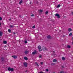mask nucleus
Masks as SVG:
<instances>
[{
	"mask_svg": "<svg viewBox=\"0 0 73 73\" xmlns=\"http://www.w3.org/2000/svg\"><path fill=\"white\" fill-rule=\"evenodd\" d=\"M35 64H36V65H38V64L36 62V63H35Z\"/></svg>",
	"mask_w": 73,
	"mask_h": 73,
	"instance_id": "nucleus-30",
	"label": "nucleus"
},
{
	"mask_svg": "<svg viewBox=\"0 0 73 73\" xmlns=\"http://www.w3.org/2000/svg\"><path fill=\"white\" fill-rule=\"evenodd\" d=\"M14 34H15V33H13Z\"/></svg>",
	"mask_w": 73,
	"mask_h": 73,
	"instance_id": "nucleus-35",
	"label": "nucleus"
},
{
	"mask_svg": "<svg viewBox=\"0 0 73 73\" xmlns=\"http://www.w3.org/2000/svg\"><path fill=\"white\" fill-rule=\"evenodd\" d=\"M22 3H23V1L22 0L19 3V4L20 5Z\"/></svg>",
	"mask_w": 73,
	"mask_h": 73,
	"instance_id": "nucleus-12",
	"label": "nucleus"
},
{
	"mask_svg": "<svg viewBox=\"0 0 73 73\" xmlns=\"http://www.w3.org/2000/svg\"><path fill=\"white\" fill-rule=\"evenodd\" d=\"M24 59H25V60H28V58H27L26 57H24Z\"/></svg>",
	"mask_w": 73,
	"mask_h": 73,
	"instance_id": "nucleus-13",
	"label": "nucleus"
},
{
	"mask_svg": "<svg viewBox=\"0 0 73 73\" xmlns=\"http://www.w3.org/2000/svg\"><path fill=\"white\" fill-rule=\"evenodd\" d=\"M62 60H65V58L64 57H62Z\"/></svg>",
	"mask_w": 73,
	"mask_h": 73,
	"instance_id": "nucleus-11",
	"label": "nucleus"
},
{
	"mask_svg": "<svg viewBox=\"0 0 73 73\" xmlns=\"http://www.w3.org/2000/svg\"><path fill=\"white\" fill-rule=\"evenodd\" d=\"M24 65L25 66H27V63L26 62L24 63Z\"/></svg>",
	"mask_w": 73,
	"mask_h": 73,
	"instance_id": "nucleus-6",
	"label": "nucleus"
},
{
	"mask_svg": "<svg viewBox=\"0 0 73 73\" xmlns=\"http://www.w3.org/2000/svg\"><path fill=\"white\" fill-rule=\"evenodd\" d=\"M2 20V18L0 17V20Z\"/></svg>",
	"mask_w": 73,
	"mask_h": 73,
	"instance_id": "nucleus-28",
	"label": "nucleus"
},
{
	"mask_svg": "<svg viewBox=\"0 0 73 73\" xmlns=\"http://www.w3.org/2000/svg\"><path fill=\"white\" fill-rule=\"evenodd\" d=\"M72 44H73V41L72 42Z\"/></svg>",
	"mask_w": 73,
	"mask_h": 73,
	"instance_id": "nucleus-37",
	"label": "nucleus"
},
{
	"mask_svg": "<svg viewBox=\"0 0 73 73\" xmlns=\"http://www.w3.org/2000/svg\"><path fill=\"white\" fill-rule=\"evenodd\" d=\"M11 20V19H9V20Z\"/></svg>",
	"mask_w": 73,
	"mask_h": 73,
	"instance_id": "nucleus-33",
	"label": "nucleus"
},
{
	"mask_svg": "<svg viewBox=\"0 0 73 73\" xmlns=\"http://www.w3.org/2000/svg\"><path fill=\"white\" fill-rule=\"evenodd\" d=\"M8 31L10 33H11V29H9L8 30Z\"/></svg>",
	"mask_w": 73,
	"mask_h": 73,
	"instance_id": "nucleus-17",
	"label": "nucleus"
},
{
	"mask_svg": "<svg viewBox=\"0 0 73 73\" xmlns=\"http://www.w3.org/2000/svg\"><path fill=\"white\" fill-rule=\"evenodd\" d=\"M1 25V23H0V25Z\"/></svg>",
	"mask_w": 73,
	"mask_h": 73,
	"instance_id": "nucleus-36",
	"label": "nucleus"
},
{
	"mask_svg": "<svg viewBox=\"0 0 73 73\" xmlns=\"http://www.w3.org/2000/svg\"><path fill=\"white\" fill-rule=\"evenodd\" d=\"M46 72H48V71H49V70L48 69H46Z\"/></svg>",
	"mask_w": 73,
	"mask_h": 73,
	"instance_id": "nucleus-24",
	"label": "nucleus"
},
{
	"mask_svg": "<svg viewBox=\"0 0 73 73\" xmlns=\"http://www.w3.org/2000/svg\"><path fill=\"white\" fill-rule=\"evenodd\" d=\"M41 58V55H40V56H39V58Z\"/></svg>",
	"mask_w": 73,
	"mask_h": 73,
	"instance_id": "nucleus-25",
	"label": "nucleus"
},
{
	"mask_svg": "<svg viewBox=\"0 0 73 73\" xmlns=\"http://www.w3.org/2000/svg\"><path fill=\"white\" fill-rule=\"evenodd\" d=\"M35 27H36L35 26H33V28H35Z\"/></svg>",
	"mask_w": 73,
	"mask_h": 73,
	"instance_id": "nucleus-23",
	"label": "nucleus"
},
{
	"mask_svg": "<svg viewBox=\"0 0 73 73\" xmlns=\"http://www.w3.org/2000/svg\"><path fill=\"white\" fill-rule=\"evenodd\" d=\"M72 29L70 28H69L68 29V32H71V31H72Z\"/></svg>",
	"mask_w": 73,
	"mask_h": 73,
	"instance_id": "nucleus-5",
	"label": "nucleus"
},
{
	"mask_svg": "<svg viewBox=\"0 0 73 73\" xmlns=\"http://www.w3.org/2000/svg\"><path fill=\"white\" fill-rule=\"evenodd\" d=\"M31 16L33 17V16H34V15H33V14H32L31 15Z\"/></svg>",
	"mask_w": 73,
	"mask_h": 73,
	"instance_id": "nucleus-31",
	"label": "nucleus"
},
{
	"mask_svg": "<svg viewBox=\"0 0 73 73\" xmlns=\"http://www.w3.org/2000/svg\"><path fill=\"white\" fill-rule=\"evenodd\" d=\"M3 35V33L1 32L0 31V36H1Z\"/></svg>",
	"mask_w": 73,
	"mask_h": 73,
	"instance_id": "nucleus-9",
	"label": "nucleus"
},
{
	"mask_svg": "<svg viewBox=\"0 0 73 73\" xmlns=\"http://www.w3.org/2000/svg\"><path fill=\"white\" fill-rule=\"evenodd\" d=\"M12 57H13L14 58H17V56H12Z\"/></svg>",
	"mask_w": 73,
	"mask_h": 73,
	"instance_id": "nucleus-7",
	"label": "nucleus"
},
{
	"mask_svg": "<svg viewBox=\"0 0 73 73\" xmlns=\"http://www.w3.org/2000/svg\"><path fill=\"white\" fill-rule=\"evenodd\" d=\"M28 52L27 51H26L25 52V54H28Z\"/></svg>",
	"mask_w": 73,
	"mask_h": 73,
	"instance_id": "nucleus-18",
	"label": "nucleus"
},
{
	"mask_svg": "<svg viewBox=\"0 0 73 73\" xmlns=\"http://www.w3.org/2000/svg\"><path fill=\"white\" fill-rule=\"evenodd\" d=\"M27 42H28L27 41V40L25 41V44H27Z\"/></svg>",
	"mask_w": 73,
	"mask_h": 73,
	"instance_id": "nucleus-21",
	"label": "nucleus"
},
{
	"mask_svg": "<svg viewBox=\"0 0 73 73\" xmlns=\"http://www.w3.org/2000/svg\"><path fill=\"white\" fill-rule=\"evenodd\" d=\"M40 64H41V65H42V64H43V62H41Z\"/></svg>",
	"mask_w": 73,
	"mask_h": 73,
	"instance_id": "nucleus-26",
	"label": "nucleus"
},
{
	"mask_svg": "<svg viewBox=\"0 0 73 73\" xmlns=\"http://www.w3.org/2000/svg\"><path fill=\"white\" fill-rule=\"evenodd\" d=\"M8 70L9 71H11V72H13L14 69L13 68H11L10 67L8 68Z\"/></svg>",
	"mask_w": 73,
	"mask_h": 73,
	"instance_id": "nucleus-1",
	"label": "nucleus"
},
{
	"mask_svg": "<svg viewBox=\"0 0 73 73\" xmlns=\"http://www.w3.org/2000/svg\"><path fill=\"white\" fill-rule=\"evenodd\" d=\"M39 73H43V72H40Z\"/></svg>",
	"mask_w": 73,
	"mask_h": 73,
	"instance_id": "nucleus-32",
	"label": "nucleus"
},
{
	"mask_svg": "<svg viewBox=\"0 0 73 73\" xmlns=\"http://www.w3.org/2000/svg\"><path fill=\"white\" fill-rule=\"evenodd\" d=\"M60 73H64V72L61 71V72H60Z\"/></svg>",
	"mask_w": 73,
	"mask_h": 73,
	"instance_id": "nucleus-27",
	"label": "nucleus"
},
{
	"mask_svg": "<svg viewBox=\"0 0 73 73\" xmlns=\"http://www.w3.org/2000/svg\"><path fill=\"white\" fill-rule=\"evenodd\" d=\"M38 48L39 49V51H40V52H41V51L42 50L41 49V46H39L38 47Z\"/></svg>",
	"mask_w": 73,
	"mask_h": 73,
	"instance_id": "nucleus-3",
	"label": "nucleus"
},
{
	"mask_svg": "<svg viewBox=\"0 0 73 73\" xmlns=\"http://www.w3.org/2000/svg\"><path fill=\"white\" fill-rule=\"evenodd\" d=\"M10 27H11V28H12V27H13V26L10 25Z\"/></svg>",
	"mask_w": 73,
	"mask_h": 73,
	"instance_id": "nucleus-29",
	"label": "nucleus"
},
{
	"mask_svg": "<svg viewBox=\"0 0 73 73\" xmlns=\"http://www.w3.org/2000/svg\"><path fill=\"white\" fill-rule=\"evenodd\" d=\"M61 7V5L60 4L58 5V6H57V8H59Z\"/></svg>",
	"mask_w": 73,
	"mask_h": 73,
	"instance_id": "nucleus-10",
	"label": "nucleus"
},
{
	"mask_svg": "<svg viewBox=\"0 0 73 73\" xmlns=\"http://www.w3.org/2000/svg\"><path fill=\"white\" fill-rule=\"evenodd\" d=\"M57 60L56 59H54L53 60V62H57Z\"/></svg>",
	"mask_w": 73,
	"mask_h": 73,
	"instance_id": "nucleus-8",
	"label": "nucleus"
},
{
	"mask_svg": "<svg viewBox=\"0 0 73 73\" xmlns=\"http://www.w3.org/2000/svg\"><path fill=\"white\" fill-rule=\"evenodd\" d=\"M72 14H73V11L72 12Z\"/></svg>",
	"mask_w": 73,
	"mask_h": 73,
	"instance_id": "nucleus-34",
	"label": "nucleus"
},
{
	"mask_svg": "<svg viewBox=\"0 0 73 73\" xmlns=\"http://www.w3.org/2000/svg\"><path fill=\"white\" fill-rule=\"evenodd\" d=\"M51 38V37H50V36L49 35L47 36V38Z\"/></svg>",
	"mask_w": 73,
	"mask_h": 73,
	"instance_id": "nucleus-16",
	"label": "nucleus"
},
{
	"mask_svg": "<svg viewBox=\"0 0 73 73\" xmlns=\"http://www.w3.org/2000/svg\"><path fill=\"white\" fill-rule=\"evenodd\" d=\"M55 16H57L58 19H59V18H60V15L58 14H56Z\"/></svg>",
	"mask_w": 73,
	"mask_h": 73,
	"instance_id": "nucleus-2",
	"label": "nucleus"
},
{
	"mask_svg": "<svg viewBox=\"0 0 73 73\" xmlns=\"http://www.w3.org/2000/svg\"><path fill=\"white\" fill-rule=\"evenodd\" d=\"M4 44H7V41L5 40H4L3 41Z\"/></svg>",
	"mask_w": 73,
	"mask_h": 73,
	"instance_id": "nucleus-15",
	"label": "nucleus"
},
{
	"mask_svg": "<svg viewBox=\"0 0 73 73\" xmlns=\"http://www.w3.org/2000/svg\"><path fill=\"white\" fill-rule=\"evenodd\" d=\"M72 33H70L69 34V36H72Z\"/></svg>",
	"mask_w": 73,
	"mask_h": 73,
	"instance_id": "nucleus-20",
	"label": "nucleus"
},
{
	"mask_svg": "<svg viewBox=\"0 0 73 73\" xmlns=\"http://www.w3.org/2000/svg\"><path fill=\"white\" fill-rule=\"evenodd\" d=\"M37 52H36V51L35 50V52H32L33 54H36Z\"/></svg>",
	"mask_w": 73,
	"mask_h": 73,
	"instance_id": "nucleus-4",
	"label": "nucleus"
},
{
	"mask_svg": "<svg viewBox=\"0 0 73 73\" xmlns=\"http://www.w3.org/2000/svg\"><path fill=\"white\" fill-rule=\"evenodd\" d=\"M40 12H42V10H40L39 11Z\"/></svg>",
	"mask_w": 73,
	"mask_h": 73,
	"instance_id": "nucleus-19",
	"label": "nucleus"
},
{
	"mask_svg": "<svg viewBox=\"0 0 73 73\" xmlns=\"http://www.w3.org/2000/svg\"><path fill=\"white\" fill-rule=\"evenodd\" d=\"M67 47L68 48H70V47H71L70 46V45H68L67 46Z\"/></svg>",
	"mask_w": 73,
	"mask_h": 73,
	"instance_id": "nucleus-14",
	"label": "nucleus"
},
{
	"mask_svg": "<svg viewBox=\"0 0 73 73\" xmlns=\"http://www.w3.org/2000/svg\"><path fill=\"white\" fill-rule=\"evenodd\" d=\"M46 14H48V11H47L45 13Z\"/></svg>",
	"mask_w": 73,
	"mask_h": 73,
	"instance_id": "nucleus-22",
	"label": "nucleus"
}]
</instances>
